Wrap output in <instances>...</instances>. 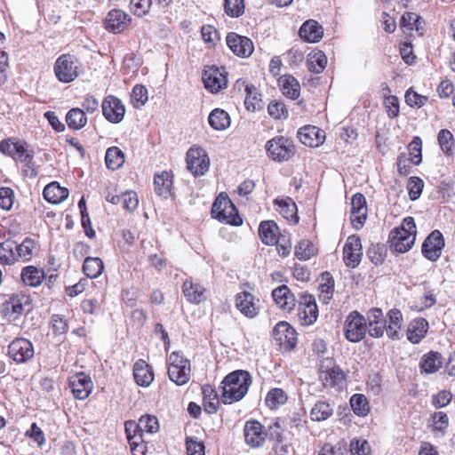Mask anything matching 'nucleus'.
Masks as SVG:
<instances>
[{
  "instance_id": "21",
  "label": "nucleus",
  "mask_w": 455,
  "mask_h": 455,
  "mask_svg": "<svg viewBox=\"0 0 455 455\" xmlns=\"http://www.w3.org/2000/svg\"><path fill=\"white\" fill-rule=\"evenodd\" d=\"M131 22L132 18L124 11L112 9L107 13L103 20V26L110 33L120 34L128 28Z\"/></svg>"
},
{
  "instance_id": "31",
  "label": "nucleus",
  "mask_w": 455,
  "mask_h": 455,
  "mask_svg": "<svg viewBox=\"0 0 455 455\" xmlns=\"http://www.w3.org/2000/svg\"><path fill=\"white\" fill-rule=\"evenodd\" d=\"M272 298L277 307L284 312L292 311L297 303L295 295L291 289L285 285H280L272 291Z\"/></svg>"
},
{
  "instance_id": "12",
  "label": "nucleus",
  "mask_w": 455,
  "mask_h": 455,
  "mask_svg": "<svg viewBox=\"0 0 455 455\" xmlns=\"http://www.w3.org/2000/svg\"><path fill=\"white\" fill-rule=\"evenodd\" d=\"M202 80L209 92L217 94L228 87V72L223 67L206 66L202 74Z\"/></svg>"
},
{
  "instance_id": "17",
  "label": "nucleus",
  "mask_w": 455,
  "mask_h": 455,
  "mask_svg": "<svg viewBox=\"0 0 455 455\" xmlns=\"http://www.w3.org/2000/svg\"><path fill=\"white\" fill-rule=\"evenodd\" d=\"M8 356L16 363H24L33 358L32 342L25 338H16L8 345Z\"/></svg>"
},
{
  "instance_id": "35",
  "label": "nucleus",
  "mask_w": 455,
  "mask_h": 455,
  "mask_svg": "<svg viewBox=\"0 0 455 455\" xmlns=\"http://www.w3.org/2000/svg\"><path fill=\"white\" fill-rule=\"evenodd\" d=\"M174 175L172 171H163L154 176V189L157 196L168 198L172 195Z\"/></svg>"
},
{
  "instance_id": "55",
  "label": "nucleus",
  "mask_w": 455,
  "mask_h": 455,
  "mask_svg": "<svg viewBox=\"0 0 455 455\" xmlns=\"http://www.w3.org/2000/svg\"><path fill=\"white\" fill-rule=\"evenodd\" d=\"M429 427L433 433L443 434L449 427V417L443 411H435L430 415Z\"/></svg>"
},
{
  "instance_id": "3",
  "label": "nucleus",
  "mask_w": 455,
  "mask_h": 455,
  "mask_svg": "<svg viewBox=\"0 0 455 455\" xmlns=\"http://www.w3.org/2000/svg\"><path fill=\"white\" fill-rule=\"evenodd\" d=\"M0 152L15 162L24 164L26 167L31 169L32 174H36L33 168L35 151L26 140L17 137L4 139L0 142Z\"/></svg>"
},
{
  "instance_id": "5",
  "label": "nucleus",
  "mask_w": 455,
  "mask_h": 455,
  "mask_svg": "<svg viewBox=\"0 0 455 455\" xmlns=\"http://www.w3.org/2000/svg\"><path fill=\"white\" fill-rule=\"evenodd\" d=\"M318 379L324 389L340 391L346 381L344 371L335 363L332 358L321 361L318 371Z\"/></svg>"
},
{
  "instance_id": "38",
  "label": "nucleus",
  "mask_w": 455,
  "mask_h": 455,
  "mask_svg": "<svg viewBox=\"0 0 455 455\" xmlns=\"http://www.w3.org/2000/svg\"><path fill=\"white\" fill-rule=\"evenodd\" d=\"M106 200L112 204H122V207L129 212H134L139 206L138 195L132 190L125 191L120 196L108 193Z\"/></svg>"
},
{
  "instance_id": "51",
  "label": "nucleus",
  "mask_w": 455,
  "mask_h": 455,
  "mask_svg": "<svg viewBox=\"0 0 455 455\" xmlns=\"http://www.w3.org/2000/svg\"><path fill=\"white\" fill-rule=\"evenodd\" d=\"M333 414L331 405L325 400L317 401L310 411L311 419L314 421H323Z\"/></svg>"
},
{
  "instance_id": "36",
  "label": "nucleus",
  "mask_w": 455,
  "mask_h": 455,
  "mask_svg": "<svg viewBox=\"0 0 455 455\" xmlns=\"http://www.w3.org/2000/svg\"><path fill=\"white\" fill-rule=\"evenodd\" d=\"M132 371L135 382L140 387H148L155 379L151 365L143 359L133 364Z\"/></svg>"
},
{
  "instance_id": "4",
  "label": "nucleus",
  "mask_w": 455,
  "mask_h": 455,
  "mask_svg": "<svg viewBox=\"0 0 455 455\" xmlns=\"http://www.w3.org/2000/svg\"><path fill=\"white\" fill-rule=\"evenodd\" d=\"M211 214L220 222L234 227H240L243 222L237 208L224 192L216 197L212 206Z\"/></svg>"
},
{
  "instance_id": "9",
  "label": "nucleus",
  "mask_w": 455,
  "mask_h": 455,
  "mask_svg": "<svg viewBox=\"0 0 455 455\" xmlns=\"http://www.w3.org/2000/svg\"><path fill=\"white\" fill-rule=\"evenodd\" d=\"M265 148L267 156L279 163L290 160L295 154L293 141L282 135L275 136L267 140Z\"/></svg>"
},
{
  "instance_id": "46",
  "label": "nucleus",
  "mask_w": 455,
  "mask_h": 455,
  "mask_svg": "<svg viewBox=\"0 0 455 455\" xmlns=\"http://www.w3.org/2000/svg\"><path fill=\"white\" fill-rule=\"evenodd\" d=\"M210 126L216 131H224L230 126L229 114L222 108H214L208 116Z\"/></svg>"
},
{
  "instance_id": "63",
  "label": "nucleus",
  "mask_w": 455,
  "mask_h": 455,
  "mask_svg": "<svg viewBox=\"0 0 455 455\" xmlns=\"http://www.w3.org/2000/svg\"><path fill=\"white\" fill-rule=\"evenodd\" d=\"M244 0H224L225 13L231 18H238L244 13Z\"/></svg>"
},
{
  "instance_id": "25",
  "label": "nucleus",
  "mask_w": 455,
  "mask_h": 455,
  "mask_svg": "<svg viewBox=\"0 0 455 455\" xmlns=\"http://www.w3.org/2000/svg\"><path fill=\"white\" fill-rule=\"evenodd\" d=\"M68 385L76 399L84 400L93 389L91 377L84 372H77L69 378Z\"/></svg>"
},
{
  "instance_id": "2",
  "label": "nucleus",
  "mask_w": 455,
  "mask_h": 455,
  "mask_svg": "<svg viewBox=\"0 0 455 455\" xmlns=\"http://www.w3.org/2000/svg\"><path fill=\"white\" fill-rule=\"evenodd\" d=\"M417 228L412 217H406L400 226L393 228L388 235V243L392 250L404 253L411 249L415 243Z\"/></svg>"
},
{
  "instance_id": "30",
  "label": "nucleus",
  "mask_w": 455,
  "mask_h": 455,
  "mask_svg": "<svg viewBox=\"0 0 455 455\" xmlns=\"http://www.w3.org/2000/svg\"><path fill=\"white\" fill-rule=\"evenodd\" d=\"M276 211L289 222L296 225L299 221L298 207L294 200L290 196L277 197L273 201Z\"/></svg>"
},
{
  "instance_id": "57",
  "label": "nucleus",
  "mask_w": 455,
  "mask_h": 455,
  "mask_svg": "<svg viewBox=\"0 0 455 455\" xmlns=\"http://www.w3.org/2000/svg\"><path fill=\"white\" fill-rule=\"evenodd\" d=\"M50 327L54 336L65 335L68 331V320L64 315L53 314L51 316Z\"/></svg>"
},
{
  "instance_id": "50",
  "label": "nucleus",
  "mask_w": 455,
  "mask_h": 455,
  "mask_svg": "<svg viewBox=\"0 0 455 455\" xmlns=\"http://www.w3.org/2000/svg\"><path fill=\"white\" fill-rule=\"evenodd\" d=\"M104 270V263L100 258L87 257L83 264V271L84 275L94 279L99 277Z\"/></svg>"
},
{
  "instance_id": "41",
  "label": "nucleus",
  "mask_w": 455,
  "mask_h": 455,
  "mask_svg": "<svg viewBox=\"0 0 455 455\" xmlns=\"http://www.w3.org/2000/svg\"><path fill=\"white\" fill-rule=\"evenodd\" d=\"M203 405L205 412L214 414L218 411L221 402L216 389L210 384L202 387Z\"/></svg>"
},
{
  "instance_id": "27",
  "label": "nucleus",
  "mask_w": 455,
  "mask_h": 455,
  "mask_svg": "<svg viewBox=\"0 0 455 455\" xmlns=\"http://www.w3.org/2000/svg\"><path fill=\"white\" fill-rule=\"evenodd\" d=\"M367 332L374 339H380L385 334V317L379 307H371L366 314Z\"/></svg>"
},
{
  "instance_id": "1",
  "label": "nucleus",
  "mask_w": 455,
  "mask_h": 455,
  "mask_svg": "<svg viewBox=\"0 0 455 455\" xmlns=\"http://www.w3.org/2000/svg\"><path fill=\"white\" fill-rule=\"evenodd\" d=\"M252 378L245 370H235L228 373L220 383L221 402L232 404L241 401L248 393Z\"/></svg>"
},
{
  "instance_id": "8",
  "label": "nucleus",
  "mask_w": 455,
  "mask_h": 455,
  "mask_svg": "<svg viewBox=\"0 0 455 455\" xmlns=\"http://www.w3.org/2000/svg\"><path fill=\"white\" fill-rule=\"evenodd\" d=\"M31 309L29 295L20 292L9 296L0 307L1 315L7 322L12 323Z\"/></svg>"
},
{
  "instance_id": "13",
  "label": "nucleus",
  "mask_w": 455,
  "mask_h": 455,
  "mask_svg": "<svg viewBox=\"0 0 455 455\" xmlns=\"http://www.w3.org/2000/svg\"><path fill=\"white\" fill-rule=\"evenodd\" d=\"M297 315L302 326H310L316 322L319 311L313 295L304 293L299 296Z\"/></svg>"
},
{
  "instance_id": "24",
  "label": "nucleus",
  "mask_w": 455,
  "mask_h": 455,
  "mask_svg": "<svg viewBox=\"0 0 455 455\" xmlns=\"http://www.w3.org/2000/svg\"><path fill=\"white\" fill-rule=\"evenodd\" d=\"M366 198L362 193L355 194L351 198L350 220L354 228L361 229L367 220Z\"/></svg>"
},
{
  "instance_id": "44",
  "label": "nucleus",
  "mask_w": 455,
  "mask_h": 455,
  "mask_svg": "<svg viewBox=\"0 0 455 455\" xmlns=\"http://www.w3.org/2000/svg\"><path fill=\"white\" fill-rule=\"evenodd\" d=\"M68 127L72 131L82 130L88 123L87 116L84 109L80 108H72L65 117Z\"/></svg>"
},
{
  "instance_id": "19",
  "label": "nucleus",
  "mask_w": 455,
  "mask_h": 455,
  "mask_svg": "<svg viewBox=\"0 0 455 455\" xmlns=\"http://www.w3.org/2000/svg\"><path fill=\"white\" fill-rule=\"evenodd\" d=\"M226 44L235 56L242 59L249 58L254 52L252 40L235 32L227 34Z\"/></svg>"
},
{
  "instance_id": "34",
  "label": "nucleus",
  "mask_w": 455,
  "mask_h": 455,
  "mask_svg": "<svg viewBox=\"0 0 455 455\" xmlns=\"http://www.w3.org/2000/svg\"><path fill=\"white\" fill-rule=\"evenodd\" d=\"M299 35L306 43H317L323 36V28L318 21L307 20L299 28Z\"/></svg>"
},
{
  "instance_id": "32",
  "label": "nucleus",
  "mask_w": 455,
  "mask_h": 455,
  "mask_svg": "<svg viewBox=\"0 0 455 455\" xmlns=\"http://www.w3.org/2000/svg\"><path fill=\"white\" fill-rule=\"evenodd\" d=\"M429 323L424 317H416L407 325L406 337L411 344L420 343L427 336Z\"/></svg>"
},
{
  "instance_id": "29",
  "label": "nucleus",
  "mask_w": 455,
  "mask_h": 455,
  "mask_svg": "<svg viewBox=\"0 0 455 455\" xmlns=\"http://www.w3.org/2000/svg\"><path fill=\"white\" fill-rule=\"evenodd\" d=\"M298 138L305 146L316 148L325 140V132L315 125H306L298 131Z\"/></svg>"
},
{
  "instance_id": "62",
  "label": "nucleus",
  "mask_w": 455,
  "mask_h": 455,
  "mask_svg": "<svg viewBox=\"0 0 455 455\" xmlns=\"http://www.w3.org/2000/svg\"><path fill=\"white\" fill-rule=\"evenodd\" d=\"M267 113L276 120L286 119L289 116L286 105L281 100H271L267 105Z\"/></svg>"
},
{
  "instance_id": "10",
  "label": "nucleus",
  "mask_w": 455,
  "mask_h": 455,
  "mask_svg": "<svg viewBox=\"0 0 455 455\" xmlns=\"http://www.w3.org/2000/svg\"><path fill=\"white\" fill-rule=\"evenodd\" d=\"M343 332L350 342L357 343L363 340L367 333L365 317L356 310L350 312L345 319Z\"/></svg>"
},
{
  "instance_id": "37",
  "label": "nucleus",
  "mask_w": 455,
  "mask_h": 455,
  "mask_svg": "<svg viewBox=\"0 0 455 455\" xmlns=\"http://www.w3.org/2000/svg\"><path fill=\"white\" fill-rule=\"evenodd\" d=\"M443 366V356L437 351H429L424 354L419 361V367L421 374H433Z\"/></svg>"
},
{
  "instance_id": "53",
  "label": "nucleus",
  "mask_w": 455,
  "mask_h": 455,
  "mask_svg": "<svg viewBox=\"0 0 455 455\" xmlns=\"http://www.w3.org/2000/svg\"><path fill=\"white\" fill-rule=\"evenodd\" d=\"M350 406L353 412L359 417H366L371 411L367 397L363 394H355L350 397Z\"/></svg>"
},
{
  "instance_id": "61",
  "label": "nucleus",
  "mask_w": 455,
  "mask_h": 455,
  "mask_svg": "<svg viewBox=\"0 0 455 455\" xmlns=\"http://www.w3.org/2000/svg\"><path fill=\"white\" fill-rule=\"evenodd\" d=\"M410 159L412 164L419 165L422 162V140L414 136L408 145Z\"/></svg>"
},
{
  "instance_id": "39",
  "label": "nucleus",
  "mask_w": 455,
  "mask_h": 455,
  "mask_svg": "<svg viewBox=\"0 0 455 455\" xmlns=\"http://www.w3.org/2000/svg\"><path fill=\"white\" fill-rule=\"evenodd\" d=\"M277 85L282 93L288 99L297 100L300 96V84L292 75L280 76L277 79Z\"/></svg>"
},
{
  "instance_id": "11",
  "label": "nucleus",
  "mask_w": 455,
  "mask_h": 455,
  "mask_svg": "<svg viewBox=\"0 0 455 455\" xmlns=\"http://www.w3.org/2000/svg\"><path fill=\"white\" fill-rule=\"evenodd\" d=\"M210 163V157L203 148L194 145L187 151V169L194 177L204 175L209 171Z\"/></svg>"
},
{
  "instance_id": "49",
  "label": "nucleus",
  "mask_w": 455,
  "mask_h": 455,
  "mask_svg": "<svg viewBox=\"0 0 455 455\" xmlns=\"http://www.w3.org/2000/svg\"><path fill=\"white\" fill-rule=\"evenodd\" d=\"M327 64V57L323 51H314L307 56V65L310 72L320 74Z\"/></svg>"
},
{
  "instance_id": "18",
  "label": "nucleus",
  "mask_w": 455,
  "mask_h": 455,
  "mask_svg": "<svg viewBox=\"0 0 455 455\" xmlns=\"http://www.w3.org/2000/svg\"><path fill=\"white\" fill-rule=\"evenodd\" d=\"M102 115L111 124L121 123L125 116V106L123 101L115 95L106 96L101 103Z\"/></svg>"
},
{
  "instance_id": "64",
  "label": "nucleus",
  "mask_w": 455,
  "mask_h": 455,
  "mask_svg": "<svg viewBox=\"0 0 455 455\" xmlns=\"http://www.w3.org/2000/svg\"><path fill=\"white\" fill-rule=\"evenodd\" d=\"M352 455H371V445L365 439H353L349 444Z\"/></svg>"
},
{
  "instance_id": "16",
  "label": "nucleus",
  "mask_w": 455,
  "mask_h": 455,
  "mask_svg": "<svg viewBox=\"0 0 455 455\" xmlns=\"http://www.w3.org/2000/svg\"><path fill=\"white\" fill-rule=\"evenodd\" d=\"M235 307L243 316L250 319L257 317L260 312L259 299L246 291L235 294Z\"/></svg>"
},
{
  "instance_id": "52",
  "label": "nucleus",
  "mask_w": 455,
  "mask_h": 455,
  "mask_svg": "<svg viewBox=\"0 0 455 455\" xmlns=\"http://www.w3.org/2000/svg\"><path fill=\"white\" fill-rule=\"evenodd\" d=\"M317 254V249L315 244L307 240H300L294 247L295 257L302 261L310 259L312 257Z\"/></svg>"
},
{
  "instance_id": "59",
  "label": "nucleus",
  "mask_w": 455,
  "mask_h": 455,
  "mask_svg": "<svg viewBox=\"0 0 455 455\" xmlns=\"http://www.w3.org/2000/svg\"><path fill=\"white\" fill-rule=\"evenodd\" d=\"M136 426L139 427V429L141 432L148 434H155L159 430L158 419L156 416L149 414L142 415L139 419V421L136 422Z\"/></svg>"
},
{
  "instance_id": "20",
  "label": "nucleus",
  "mask_w": 455,
  "mask_h": 455,
  "mask_svg": "<svg viewBox=\"0 0 455 455\" xmlns=\"http://www.w3.org/2000/svg\"><path fill=\"white\" fill-rule=\"evenodd\" d=\"M124 431L132 455H146L148 445L143 438V432L136 426V421L124 422Z\"/></svg>"
},
{
  "instance_id": "26",
  "label": "nucleus",
  "mask_w": 455,
  "mask_h": 455,
  "mask_svg": "<svg viewBox=\"0 0 455 455\" xmlns=\"http://www.w3.org/2000/svg\"><path fill=\"white\" fill-rule=\"evenodd\" d=\"M403 316L400 309L394 307L387 311L385 316V332L392 340H399L403 337L402 327Z\"/></svg>"
},
{
  "instance_id": "58",
  "label": "nucleus",
  "mask_w": 455,
  "mask_h": 455,
  "mask_svg": "<svg viewBox=\"0 0 455 455\" xmlns=\"http://www.w3.org/2000/svg\"><path fill=\"white\" fill-rule=\"evenodd\" d=\"M35 242L31 238H26L20 244L15 243L16 255L18 261H28L33 256Z\"/></svg>"
},
{
  "instance_id": "47",
  "label": "nucleus",
  "mask_w": 455,
  "mask_h": 455,
  "mask_svg": "<svg viewBox=\"0 0 455 455\" xmlns=\"http://www.w3.org/2000/svg\"><path fill=\"white\" fill-rule=\"evenodd\" d=\"M125 161V155L118 147L113 146L107 149L105 164L108 169L116 171L123 166Z\"/></svg>"
},
{
  "instance_id": "28",
  "label": "nucleus",
  "mask_w": 455,
  "mask_h": 455,
  "mask_svg": "<svg viewBox=\"0 0 455 455\" xmlns=\"http://www.w3.org/2000/svg\"><path fill=\"white\" fill-rule=\"evenodd\" d=\"M181 291L187 301L195 305L204 302L207 298V289L192 278H188L183 282Z\"/></svg>"
},
{
  "instance_id": "43",
  "label": "nucleus",
  "mask_w": 455,
  "mask_h": 455,
  "mask_svg": "<svg viewBox=\"0 0 455 455\" xmlns=\"http://www.w3.org/2000/svg\"><path fill=\"white\" fill-rule=\"evenodd\" d=\"M20 277L27 286L38 287L45 279V272L43 268L30 265L22 268Z\"/></svg>"
},
{
  "instance_id": "42",
  "label": "nucleus",
  "mask_w": 455,
  "mask_h": 455,
  "mask_svg": "<svg viewBox=\"0 0 455 455\" xmlns=\"http://www.w3.org/2000/svg\"><path fill=\"white\" fill-rule=\"evenodd\" d=\"M69 191L59 182L52 181L46 185L43 191L44 198L52 204H59L68 198Z\"/></svg>"
},
{
  "instance_id": "56",
  "label": "nucleus",
  "mask_w": 455,
  "mask_h": 455,
  "mask_svg": "<svg viewBox=\"0 0 455 455\" xmlns=\"http://www.w3.org/2000/svg\"><path fill=\"white\" fill-rule=\"evenodd\" d=\"M438 144L446 156H452L454 138L453 134L448 129H442L437 134Z\"/></svg>"
},
{
  "instance_id": "60",
  "label": "nucleus",
  "mask_w": 455,
  "mask_h": 455,
  "mask_svg": "<svg viewBox=\"0 0 455 455\" xmlns=\"http://www.w3.org/2000/svg\"><path fill=\"white\" fill-rule=\"evenodd\" d=\"M201 36L203 41L208 45V48H214L220 39L218 29L209 24L202 26Z\"/></svg>"
},
{
  "instance_id": "45",
  "label": "nucleus",
  "mask_w": 455,
  "mask_h": 455,
  "mask_svg": "<svg viewBox=\"0 0 455 455\" xmlns=\"http://www.w3.org/2000/svg\"><path fill=\"white\" fill-rule=\"evenodd\" d=\"M335 282L332 275L325 271L321 274V283L319 285V299L324 304H328L333 297Z\"/></svg>"
},
{
  "instance_id": "33",
  "label": "nucleus",
  "mask_w": 455,
  "mask_h": 455,
  "mask_svg": "<svg viewBox=\"0 0 455 455\" xmlns=\"http://www.w3.org/2000/svg\"><path fill=\"white\" fill-rule=\"evenodd\" d=\"M423 20L419 15L412 12H405L400 20V28L407 36H413L416 34L422 35Z\"/></svg>"
},
{
  "instance_id": "22",
  "label": "nucleus",
  "mask_w": 455,
  "mask_h": 455,
  "mask_svg": "<svg viewBox=\"0 0 455 455\" xmlns=\"http://www.w3.org/2000/svg\"><path fill=\"white\" fill-rule=\"evenodd\" d=\"M363 247L361 239L355 235H349L343 247V261L347 267H356L362 259Z\"/></svg>"
},
{
  "instance_id": "54",
  "label": "nucleus",
  "mask_w": 455,
  "mask_h": 455,
  "mask_svg": "<svg viewBox=\"0 0 455 455\" xmlns=\"http://www.w3.org/2000/svg\"><path fill=\"white\" fill-rule=\"evenodd\" d=\"M18 261L15 242L6 241L0 243V262L4 265H12Z\"/></svg>"
},
{
  "instance_id": "23",
  "label": "nucleus",
  "mask_w": 455,
  "mask_h": 455,
  "mask_svg": "<svg viewBox=\"0 0 455 455\" xmlns=\"http://www.w3.org/2000/svg\"><path fill=\"white\" fill-rule=\"evenodd\" d=\"M444 238L443 234L435 229L432 231L424 240L421 247L423 256L431 261L437 260L444 247Z\"/></svg>"
},
{
  "instance_id": "40",
  "label": "nucleus",
  "mask_w": 455,
  "mask_h": 455,
  "mask_svg": "<svg viewBox=\"0 0 455 455\" xmlns=\"http://www.w3.org/2000/svg\"><path fill=\"white\" fill-rule=\"evenodd\" d=\"M258 232L261 242L268 246L275 244L281 235L279 228L274 220L261 221Z\"/></svg>"
},
{
  "instance_id": "14",
  "label": "nucleus",
  "mask_w": 455,
  "mask_h": 455,
  "mask_svg": "<svg viewBox=\"0 0 455 455\" xmlns=\"http://www.w3.org/2000/svg\"><path fill=\"white\" fill-rule=\"evenodd\" d=\"M268 433L265 427L257 419L245 421L243 437L245 443L251 449H259L265 445Z\"/></svg>"
},
{
  "instance_id": "15",
  "label": "nucleus",
  "mask_w": 455,
  "mask_h": 455,
  "mask_svg": "<svg viewBox=\"0 0 455 455\" xmlns=\"http://www.w3.org/2000/svg\"><path fill=\"white\" fill-rule=\"evenodd\" d=\"M273 337L284 351L292 350L298 342L295 329L285 321H281L275 324L273 330Z\"/></svg>"
},
{
  "instance_id": "6",
  "label": "nucleus",
  "mask_w": 455,
  "mask_h": 455,
  "mask_svg": "<svg viewBox=\"0 0 455 455\" xmlns=\"http://www.w3.org/2000/svg\"><path fill=\"white\" fill-rule=\"evenodd\" d=\"M53 72L59 82L69 84L82 73V63L76 55L62 53L54 62Z\"/></svg>"
},
{
  "instance_id": "7",
  "label": "nucleus",
  "mask_w": 455,
  "mask_h": 455,
  "mask_svg": "<svg viewBox=\"0 0 455 455\" xmlns=\"http://www.w3.org/2000/svg\"><path fill=\"white\" fill-rule=\"evenodd\" d=\"M167 373L172 381L183 386L190 380L191 362L182 352L173 351L167 358Z\"/></svg>"
},
{
  "instance_id": "48",
  "label": "nucleus",
  "mask_w": 455,
  "mask_h": 455,
  "mask_svg": "<svg viewBox=\"0 0 455 455\" xmlns=\"http://www.w3.org/2000/svg\"><path fill=\"white\" fill-rule=\"evenodd\" d=\"M288 400L287 393L279 387L271 388L265 397V404L270 410H276Z\"/></svg>"
}]
</instances>
